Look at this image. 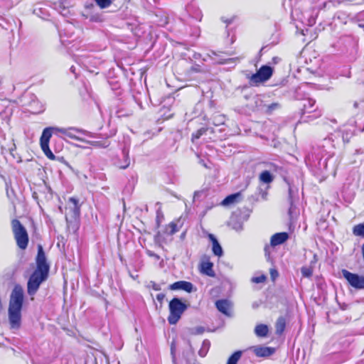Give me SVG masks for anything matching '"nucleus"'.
Masks as SVG:
<instances>
[{
    "instance_id": "obj_34",
    "label": "nucleus",
    "mask_w": 364,
    "mask_h": 364,
    "mask_svg": "<svg viewBox=\"0 0 364 364\" xmlns=\"http://www.w3.org/2000/svg\"><path fill=\"white\" fill-rule=\"evenodd\" d=\"M234 222V218H231V220H230V225L232 226V228L236 230H241L242 229V224L240 223H233Z\"/></svg>"
},
{
    "instance_id": "obj_33",
    "label": "nucleus",
    "mask_w": 364,
    "mask_h": 364,
    "mask_svg": "<svg viewBox=\"0 0 364 364\" xmlns=\"http://www.w3.org/2000/svg\"><path fill=\"white\" fill-rule=\"evenodd\" d=\"M207 129L205 128H201L198 129L196 132L192 134V139H199L203 134L206 132Z\"/></svg>"
},
{
    "instance_id": "obj_46",
    "label": "nucleus",
    "mask_w": 364,
    "mask_h": 364,
    "mask_svg": "<svg viewBox=\"0 0 364 364\" xmlns=\"http://www.w3.org/2000/svg\"><path fill=\"white\" fill-rule=\"evenodd\" d=\"M71 70H72L73 72H74L73 67H71Z\"/></svg>"
},
{
    "instance_id": "obj_22",
    "label": "nucleus",
    "mask_w": 364,
    "mask_h": 364,
    "mask_svg": "<svg viewBox=\"0 0 364 364\" xmlns=\"http://www.w3.org/2000/svg\"><path fill=\"white\" fill-rule=\"evenodd\" d=\"M242 356V351L235 352L228 360L227 364H237Z\"/></svg>"
},
{
    "instance_id": "obj_10",
    "label": "nucleus",
    "mask_w": 364,
    "mask_h": 364,
    "mask_svg": "<svg viewBox=\"0 0 364 364\" xmlns=\"http://www.w3.org/2000/svg\"><path fill=\"white\" fill-rule=\"evenodd\" d=\"M169 289L171 290H183L188 293H191L196 290L192 283L186 281L176 282L169 286Z\"/></svg>"
},
{
    "instance_id": "obj_11",
    "label": "nucleus",
    "mask_w": 364,
    "mask_h": 364,
    "mask_svg": "<svg viewBox=\"0 0 364 364\" xmlns=\"http://www.w3.org/2000/svg\"><path fill=\"white\" fill-rule=\"evenodd\" d=\"M85 134H87V132L76 127H70L66 128V132L64 137L83 141L84 140L80 137V135Z\"/></svg>"
},
{
    "instance_id": "obj_38",
    "label": "nucleus",
    "mask_w": 364,
    "mask_h": 364,
    "mask_svg": "<svg viewBox=\"0 0 364 364\" xmlns=\"http://www.w3.org/2000/svg\"><path fill=\"white\" fill-rule=\"evenodd\" d=\"M270 274L273 279H274L278 276V272L274 269H270Z\"/></svg>"
},
{
    "instance_id": "obj_16",
    "label": "nucleus",
    "mask_w": 364,
    "mask_h": 364,
    "mask_svg": "<svg viewBox=\"0 0 364 364\" xmlns=\"http://www.w3.org/2000/svg\"><path fill=\"white\" fill-rule=\"evenodd\" d=\"M213 264L209 261L203 262L200 264V272L209 277H214Z\"/></svg>"
},
{
    "instance_id": "obj_18",
    "label": "nucleus",
    "mask_w": 364,
    "mask_h": 364,
    "mask_svg": "<svg viewBox=\"0 0 364 364\" xmlns=\"http://www.w3.org/2000/svg\"><path fill=\"white\" fill-rule=\"evenodd\" d=\"M269 333V328L265 324H259L255 326V333L258 337H266Z\"/></svg>"
},
{
    "instance_id": "obj_31",
    "label": "nucleus",
    "mask_w": 364,
    "mask_h": 364,
    "mask_svg": "<svg viewBox=\"0 0 364 364\" xmlns=\"http://www.w3.org/2000/svg\"><path fill=\"white\" fill-rule=\"evenodd\" d=\"M97 4L102 9L109 7L112 3L113 0H95Z\"/></svg>"
},
{
    "instance_id": "obj_8",
    "label": "nucleus",
    "mask_w": 364,
    "mask_h": 364,
    "mask_svg": "<svg viewBox=\"0 0 364 364\" xmlns=\"http://www.w3.org/2000/svg\"><path fill=\"white\" fill-rule=\"evenodd\" d=\"M50 129H44L40 139L41 148L44 154L50 160L55 159V155L53 154L49 148V141L50 139Z\"/></svg>"
},
{
    "instance_id": "obj_23",
    "label": "nucleus",
    "mask_w": 364,
    "mask_h": 364,
    "mask_svg": "<svg viewBox=\"0 0 364 364\" xmlns=\"http://www.w3.org/2000/svg\"><path fill=\"white\" fill-rule=\"evenodd\" d=\"M46 129H50V137L52 136L53 134H61L62 137L65 136V132H66V128H61V127H46Z\"/></svg>"
},
{
    "instance_id": "obj_5",
    "label": "nucleus",
    "mask_w": 364,
    "mask_h": 364,
    "mask_svg": "<svg viewBox=\"0 0 364 364\" xmlns=\"http://www.w3.org/2000/svg\"><path fill=\"white\" fill-rule=\"evenodd\" d=\"M273 74V69L269 65H262L256 73L247 76L250 84L257 86L260 83L267 81Z\"/></svg>"
},
{
    "instance_id": "obj_1",
    "label": "nucleus",
    "mask_w": 364,
    "mask_h": 364,
    "mask_svg": "<svg viewBox=\"0 0 364 364\" xmlns=\"http://www.w3.org/2000/svg\"><path fill=\"white\" fill-rule=\"evenodd\" d=\"M23 301V289L20 286H16L11 292L9 306V320L12 328L20 327Z\"/></svg>"
},
{
    "instance_id": "obj_40",
    "label": "nucleus",
    "mask_w": 364,
    "mask_h": 364,
    "mask_svg": "<svg viewBox=\"0 0 364 364\" xmlns=\"http://www.w3.org/2000/svg\"><path fill=\"white\" fill-rule=\"evenodd\" d=\"M151 287L156 291H159L161 289L160 285L154 282L152 283Z\"/></svg>"
},
{
    "instance_id": "obj_45",
    "label": "nucleus",
    "mask_w": 364,
    "mask_h": 364,
    "mask_svg": "<svg viewBox=\"0 0 364 364\" xmlns=\"http://www.w3.org/2000/svg\"><path fill=\"white\" fill-rule=\"evenodd\" d=\"M277 59H278L277 58H273V60H274V62H277Z\"/></svg>"
},
{
    "instance_id": "obj_20",
    "label": "nucleus",
    "mask_w": 364,
    "mask_h": 364,
    "mask_svg": "<svg viewBox=\"0 0 364 364\" xmlns=\"http://www.w3.org/2000/svg\"><path fill=\"white\" fill-rule=\"evenodd\" d=\"M210 343L208 340L203 341L200 349L198 350V354L200 357H205L210 348Z\"/></svg>"
},
{
    "instance_id": "obj_41",
    "label": "nucleus",
    "mask_w": 364,
    "mask_h": 364,
    "mask_svg": "<svg viewBox=\"0 0 364 364\" xmlns=\"http://www.w3.org/2000/svg\"><path fill=\"white\" fill-rule=\"evenodd\" d=\"M204 332V328L203 327H198L196 328L195 333L196 334H201Z\"/></svg>"
},
{
    "instance_id": "obj_43",
    "label": "nucleus",
    "mask_w": 364,
    "mask_h": 364,
    "mask_svg": "<svg viewBox=\"0 0 364 364\" xmlns=\"http://www.w3.org/2000/svg\"><path fill=\"white\" fill-rule=\"evenodd\" d=\"M353 106L356 108V107H358V102H355L354 103Z\"/></svg>"
},
{
    "instance_id": "obj_12",
    "label": "nucleus",
    "mask_w": 364,
    "mask_h": 364,
    "mask_svg": "<svg viewBox=\"0 0 364 364\" xmlns=\"http://www.w3.org/2000/svg\"><path fill=\"white\" fill-rule=\"evenodd\" d=\"M215 306L217 309L221 312L222 314L230 316L231 312L230 310L232 306V302L228 299H220L216 301Z\"/></svg>"
},
{
    "instance_id": "obj_26",
    "label": "nucleus",
    "mask_w": 364,
    "mask_h": 364,
    "mask_svg": "<svg viewBox=\"0 0 364 364\" xmlns=\"http://www.w3.org/2000/svg\"><path fill=\"white\" fill-rule=\"evenodd\" d=\"M178 231H179V228L176 223L173 222L169 223V225L167 227V232H168L169 235H173Z\"/></svg>"
},
{
    "instance_id": "obj_6",
    "label": "nucleus",
    "mask_w": 364,
    "mask_h": 364,
    "mask_svg": "<svg viewBox=\"0 0 364 364\" xmlns=\"http://www.w3.org/2000/svg\"><path fill=\"white\" fill-rule=\"evenodd\" d=\"M80 213V205H79V200L75 197L69 198L65 213L67 223H72L77 220Z\"/></svg>"
},
{
    "instance_id": "obj_15",
    "label": "nucleus",
    "mask_w": 364,
    "mask_h": 364,
    "mask_svg": "<svg viewBox=\"0 0 364 364\" xmlns=\"http://www.w3.org/2000/svg\"><path fill=\"white\" fill-rule=\"evenodd\" d=\"M255 355L258 357H266L272 355L273 349L269 347L255 346L252 348Z\"/></svg>"
},
{
    "instance_id": "obj_9",
    "label": "nucleus",
    "mask_w": 364,
    "mask_h": 364,
    "mask_svg": "<svg viewBox=\"0 0 364 364\" xmlns=\"http://www.w3.org/2000/svg\"><path fill=\"white\" fill-rule=\"evenodd\" d=\"M37 267L36 269L41 270L43 272H49V265L46 262V257L43 251V247L41 245H38V254L36 257Z\"/></svg>"
},
{
    "instance_id": "obj_2",
    "label": "nucleus",
    "mask_w": 364,
    "mask_h": 364,
    "mask_svg": "<svg viewBox=\"0 0 364 364\" xmlns=\"http://www.w3.org/2000/svg\"><path fill=\"white\" fill-rule=\"evenodd\" d=\"M11 230L16 245L21 250H26L28 247L29 237L27 230L17 219H13L11 222Z\"/></svg>"
},
{
    "instance_id": "obj_27",
    "label": "nucleus",
    "mask_w": 364,
    "mask_h": 364,
    "mask_svg": "<svg viewBox=\"0 0 364 364\" xmlns=\"http://www.w3.org/2000/svg\"><path fill=\"white\" fill-rule=\"evenodd\" d=\"M270 250H271V247L267 245L264 247V255H265V258H266L267 261L269 262L271 264H273L274 263V259L271 256V251H270Z\"/></svg>"
},
{
    "instance_id": "obj_7",
    "label": "nucleus",
    "mask_w": 364,
    "mask_h": 364,
    "mask_svg": "<svg viewBox=\"0 0 364 364\" xmlns=\"http://www.w3.org/2000/svg\"><path fill=\"white\" fill-rule=\"evenodd\" d=\"M342 274L351 287L358 289H364V276L351 273L346 269L342 270Z\"/></svg>"
},
{
    "instance_id": "obj_35",
    "label": "nucleus",
    "mask_w": 364,
    "mask_h": 364,
    "mask_svg": "<svg viewBox=\"0 0 364 364\" xmlns=\"http://www.w3.org/2000/svg\"><path fill=\"white\" fill-rule=\"evenodd\" d=\"M266 277L264 275L259 277H255L252 279V282L256 284L262 283L264 282Z\"/></svg>"
},
{
    "instance_id": "obj_25",
    "label": "nucleus",
    "mask_w": 364,
    "mask_h": 364,
    "mask_svg": "<svg viewBox=\"0 0 364 364\" xmlns=\"http://www.w3.org/2000/svg\"><path fill=\"white\" fill-rule=\"evenodd\" d=\"M240 196V193H235V194H232V195H230L228 196H227L223 200V205H230L231 203H233L237 198H238Z\"/></svg>"
},
{
    "instance_id": "obj_14",
    "label": "nucleus",
    "mask_w": 364,
    "mask_h": 364,
    "mask_svg": "<svg viewBox=\"0 0 364 364\" xmlns=\"http://www.w3.org/2000/svg\"><path fill=\"white\" fill-rule=\"evenodd\" d=\"M208 238L213 243L212 250L213 254L218 257H221L223 251L216 237L213 234H208Z\"/></svg>"
},
{
    "instance_id": "obj_32",
    "label": "nucleus",
    "mask_w": 364,
    "mask_h": 364,
    "mask_svg": "<svg viewBox=\"0 0 364 364\" xmlns=\"http://www.w3.org/2000/svg\"><path fill=\"white\" fill-rule=\"evenodd\" d=\"M355 19L359 23V27L364 28V23H363L364 21V11L357 14V15L355 16Z\"/></svg>"
},
{
    "instance_id": "obj_44",
    "label": "nucleus",
    "mask_w": 364,
    "mask_h": 364,
    "mask_svg": "<svg viewBox=\"0 0 364 364\" xmlns=\"http://www.w3.org/2000/svg\"><path fill=\"white\" fill-rule=\"evenodd\" d=\"M257 306H258V305H257V304H253V305H252L253 308H256V307H257Z\"/></svg>"
},
{
    "instance_id": "obj_24",
    "label": "nucleus",
    "mask_w": 364,
    "mask_h": 364,
    "mask_svg": "<svg viewBox=\"0 0 364 364\" xmlns=\"http://www.w3.org/2000/svg\"><path fill=\"white\" fill-rule=\"evenodd\" d=\"M225 122V117L223 114H215L213 117V123L215 126L223 124Z\"/></svg>"
},
{
    "instance_id": "obj_4",
    "label": "nucleus",
    "mask_w": 364,
    "mask_h": 364,
    "mask_svg": "<svg viewBox=\"0 0 364 364\" xmlns=\"http://www.w3.org/2000/svg\"><path fill=\"white\" fill-rule=\"evenodd\" d=\"M48 272L36 269L31 275L28 284L27 291L29 295H33L38 291L41 283L46 280Z\"/></svg>"
},
{
    "instance_id": "obj_37",
    "label": "nucleus",
    "mask_w": 364,
    "mask_h": 364,
    "mask_svg": "<svg viewBox=\"0 0 364 364\" xmlns=\"http://www.w3.org/2000/svg\"><path fill=\"white\" fill-rule=\"evenodd\" d=\"M124 156L126 158V160H125L126 164L120 166V168H123V169L126 168L129 165V159L128 158V154L124 151Z\"/></svg>"
},
{
    "instance_id": "obj_42",
    "label": "nucleus",
    "mask_w": 364,
    "mask_h": 364,
    "mask_svg": "<svg viewBox=\"0 0 364 364\" xmlns=\"http://www.w3.org/2000/svg\"><path fill=\"white\" fill-rule=\"evenodd\" d=\"M277 105L276 104H273L270 106V108H274V107H276Z\"/></svg>"
},
{
    "instance_id": "obj_28",
    "label": "nucleus",
    "mask_w": 364,
    "mask_h": 364,
    "mask_svg": "<svg viewBox=\"0 0 364 364\" xmlns=\"http://www.w3.org/2000/svg\"><path fill=\"white\" fill-rule=\"evenodd\" d=\"M298 213L295 205H294L292 201H291L290 207L289 208V215L291 220H294L296 218Z\"/></svg>"
},
{
    "instance_id": "obj_3",
    "label": "nucleus",
    "mask_w": 364,
    "mask_h": 364,
    "mask_svg": "<svg viewBox=\"0 0 364 364\" xmlns=\"http://www.w3.org/2000/svg\"><path fill=\"white\" fill-rule=\"evenodd\" d=\"M187 306L178 298H173L168 304L169 316L168 321L170 324H176L181 318Z\"/></svg>"
},
{
    "instance_id": "obj_36",
    "label": "nucleus",
    "mask_w": 364,
    "mask_h": 364,
    "mask_svg": "<svg viewBox=\"0 0 364 364\" xmlns=\"http://www.w3.org/2000/svg\"><path fill=\"white\" fill-rule=\"evenodd\" d=\"M146 254L149 257H154L156 260H159L160 259V257L157 254L154 253V252H152L151 250H147Z\"/></svg>"
},
{
    "instance_id": "obj_17",
    "label": "nucleus",
    "mask_w": 364,
    "mask_h": 364,
    "mask_svg": "<svg viewBox=\"0 0 364 364\" xmlns=\"http://www.w3.org/2000/svg\"><path fill=\"white\" fill-rule=\"evenodd\" d=\"M316 101L313 99L309 98L304 100L303 102V111L304 113H311L314 111H316V109H314Z\"/></svg>"
},
{
    "instance_id": "obj_30",
    "label": "nucleus",
    "mask_w": 364,
    "mask_h": 364,
    "mask_svg": "<svg viewBox=\"0 0 364 364\" xmlns=\"http://www.w3.org/2000/svg\"><path fill=\"white\" fill-rule=\"evenodd\" d=\"M353 233L358 236H364V225L360 224L354 227Z\"/></svg>"
},
{
    "instance_id": "obj_39",
    "label": "nucleus",
    "mask_w": 364,
    "mask_h": 364,
    "mask_svg": "<svg viewBox=\"0 0 364 364\" xmlns=\"http://www.w3.org/2000/svg\"><path fill=\"white\" fill-rule=\"evenodd\" d=\"M165 294H158L156 295V299L161 304L164 300Z\"/></svg>"
},
{
    "instance_id": "obj_13",
    "label": "nucleus",
    "mask_w": 364,
    "mask_h": 364,
    "mask_svg": "<svg viewBox=\"0 0 364 364\" xmlns=\"http://www.w3.org/2000/svg\"><path fill=\"white\" fill-rule=\"evenodd\" d=\"M289 238V234L285 232L274 234L270 239V246H275L284 243Z\"/></svg>"
},
{
    "instance_id": "obj_19",
    "label": "nucleus",
    "mask_w": 364,
    "mask_h": 364,
    "mask_svg": "<svg viewBox=\"0 0 364 364\" xmlns=\"http://www.w3.org/2000/svg\"><path fill=\"white\" fill-rule=\"evenodd\" d=\"M285 326H286V321H285L284 318L279 317L277 319V323H276L277 334L281 335L284 332V331L285 329Z\"/></svg>"
},
{
    "instance_id": "obj_21",
    "label": "nucleus",
    "mask_w": 364,
    "mask_h": 364,
    "mask_svg": "<svg viewBox=\"0 0 364 364\" xmlns=\"http://www.w3.org/2000/svg\"><path fill=\"white\" fill-rule=\"evenodd\" d=\"M259 180L265 183H269L273 181V177L268 171H264L259 175Z\"/></svg>"
},
{
    "instance_id": "obj_29",
    "label": "nucleus",
    "mask_w": 364,
    "mask_h": 364,
    "mask_svg": "<svg viewBox=\"0 0 364 364\" xmlns=\"http://www.w3.org/2000/svg\"><path fill=\"white\" fill-rule=\"evenodd\" d=\"M302 276L304 277H310L313 274V268L311 267H303L301 269Z\"/></svg>"
}]
</instances>
